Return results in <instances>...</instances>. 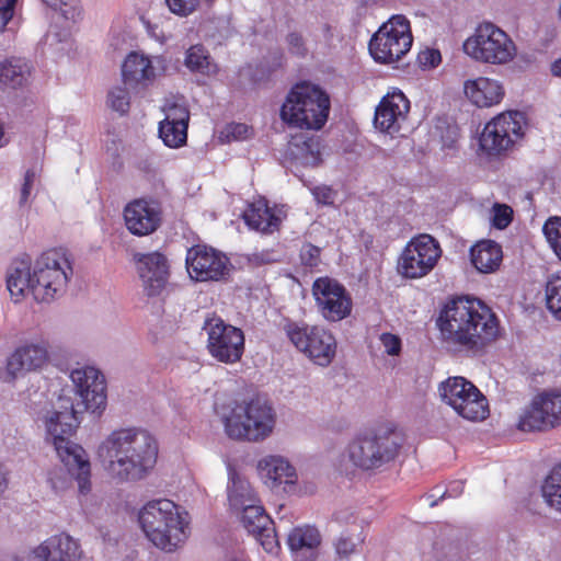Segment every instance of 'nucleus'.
<instances>
[{
  "label": "nucleus",
  "mask_w": 561,
  "mask_h": 561,
  "mask_svg": "<svg viewBox=\"0 0 561 561\" xmlns=\"http://www.w3.org/2000/svg\"><path fill=\"white\" fill-rule=\"evenodd\" d=\"M75 386V398L59 396L54 410L45 417V426L60 460L77 468L79 491L91 488L90 462L84 449L70 440L79 425L78 415L87 411H102L106 404V386L103 374L91 366L76 368L70 374Z\"/></svg>",
  "instance_id": "f257e3e1"
},
{
  "label": "nucleus",
  "mask_w": 561,
  "mask_h": 561,
  "mask_svg": "<svg viewBox=\"0 0 561 561\" xmlns=\"http://www.w3.org/2000/svg\"><path fill=\"white\" fill-rule=\"evenodd\" d=\"M437 325L442 341L454 352L483 353L499 334L496 317L478 299L459 297L442 310Z\"/></svg>",
  "instance_id": "f03ea898"
},
{
  "label": "nucleus",
  "mask_w": 561,
  "mask_h": 561,
  "mask_svg": "<svg viewBox=\"0 0 561 561\" xmlns=\"http://www.w3.org/2000/svg\"><path fill=\"white\" fill-rule=\"evenodd\" d=\"M158 443L141 427L113 431L99 446L98 455L107 473L119 483L145 480L158 459Z\"/></svg>",
  "instance_id": "7ed1b4c3"
},
{
  "label": "nucleus",
  "mask_w": 561,
  "mask_h": 561,
  "mask_svg": "<svg viewBox=\"0 0 561 561\" xmlns=\"http://www.w3.org/2000/svg\"><path fill=\"white\" fill-rule=\"evenodd\" d=\"M226 434L238 440L261 442L271 436L276 425V411L263 397L233 401L221 412Z\"/></svg>",
  "instance_id": "20e7f679"
},
{
  "label": "nucleus",
  "mask_w": 561,
  "mask_h": 561,
  "mask_svg": "<svg viewBox=\"0 0 561 561\" xmlns=\"http://www.w3.org/2000/svg\"><path fill=\"white\" fill-rule=\"evenodd\" d=\"M402 445V434L393 427L383 426L352 439L345 456L355 468L375 471L394 461Z\"/></svg>",
  "instance_id": "39448f33"
},
{
  "label": "nucleus",
  "mask_w": 561,
  "mask_h": 561,
  "mask_svg": "<svg viewBox=\"0 0 561 561\" xmlns=\"http://www.w3.org/2000/svg\"><path fill=\"white\" fill-rule=\"evenodd\" d=\"M330 98L318 85L302 82L290 89L280 108V118L290 126L321 129L328 121Z\"/></svg>",
  "instance_id": "423d86ee"
},
{
  "label": "nucleus",
  "mask_w": 561,
  "mask_h": 561,
  "mask_svg": "<svg viewBox=\"0 0 561 561\" xmlns=\"http://www.w3.org/2000/svg\"><path fill=\"white\" fill-rule=\"evenodd\" d=\"M463 51L478 62L504 66L516 58L517 46L500 26L482 22L463 42Z\"/></svg>",
  "instance_id": "0eeeda50"
},
{
  "label": "nucleus",
  "mask_w": 561,
  "mask_h": 561,
  "mask_svg": "<svg viewBox=\"0 0 561 561\" xmlns=\"http://www.w3.org/2000/svg\"><path fill=\"white\" fill-rule=\"evenodd\" d=\"M72 268L66 255L58 250L43 253L34 265L33 297L49 302L60 297L67 287Z\"/></svg>",
  "instance_id": "6e6552de"
},
{
  "label": "nucleus",
  "mask_w": 561,
  "mask_h": 561,
  "mask_svg": "<svg viewBox=\"0 0 561 561\" xmlns=\"http://www.w3.org/2000/svg\"><path fill=\"white\" fill-rule=\"evenodd\" d=\"M412 42L408 19L403 15H393L373 35L369 53L377 62L392 64L410 50Z\"/></svg>",
  "instance_id": "1a4fd4ad"
},
{
  "label": "nucleus",
  "mask_w": 561,
  "mask_h": 561,
  "mask_svg": "<svg viewBox=\"0 0 561 561\" xmlns=\"http://www.w3.org/2000/svg\"><path fill=\"white\" fill-rule=\"evenodd\" d=\"M438 392L442 401L466 420L477 422L489 415L486 398L463 377H449L439 385Z\"/></svg>",
  "instance_id": "9d476101"
},
{
  "label": "nucleus",
  "mask_w": 561,
  "mask_h": 561,
  "mask_svg": "<svg viewBox=\"0 0 561 561\" xmlns=\"http://www.w3.org/2000/svg\"><path fill=\"white\" fill-rule=\"evenodd\" d=\"M440 255L438 242L430 234H420L405 245L399 256L397 271L409 279L424 277L433 271Z\"/></svg>",
  "instance_id": "9b49d317"
},
{
  "label": "nucleus",
  "mask_w": 561,
  "mask_h": 561,
  "mask_svg": "<svg viewBox=\"0 0 561 561\" xmlns=\"http://www.w3.org/2000/svg\"><path fill=\"white\" fill-rule=\"evenodd\" d=\"M285 330L291 343L316 364L328 366L332 362L336 343L330 332L296 322L288 323Z\"/></svg>",
  "instance_id": "f8f14e48"
},
{
  "label": "nucleus",
  "mask_w": 561,
  "mask_h": 561,
  "mask_svg": "<svg viewBox=\"0 0 561 561\" xmlns=\"http://www.w3.org/2000/svg\"><path fill=\"white\" fill-rule=\"evenodd\" d=\"M524 115L520 112L503 113L489 122L481 136L480 147L488 154L506 151L523 136Z\"/></svg>",
  "instance_id": "ddd939ff"
},
{
  "label": "nucleus",
  "mask_w": 561,
  "mask_h": 561,
  "mask_svg": "<svg viewBox=\"0 0 561 561\" xmlns=\"http://www.w3.org/2000/svg\"><path fill=\"white\" fill-rule=\"evenodd\" d=\"M205 330L208 335L207 347L213 357L222 363L238 362L244 350L243 332L220 318L206 321Z\"/></svg>",
  "instance_id": "4468645a"
},
{
  "label": "nucleus",
  "mask_w": 561,
  "mask_h": 561,
  "mask_svg": "<svg viewBox=\"0 0 561 561\" xmlns=\"http://www.w3.org/2000/svg\"><path fill=\"white\" fill-rule=\"evenodd\" d=\"M312 295L319 312L328 321H341L352 312V298L336 279L317 278L312 285Z\"/></svg>",
  "instance_id": "2eb2a0df"
},
{
  "label": "nucleus",
  "mask_w": 561,
  "mask_h": 561,
  "mask_svg": "<svg viewBox=\"0 0 561 561\" xmlns=\"http://www.w3.org/2000/svg\"><path fill=\"white\" fill-rule=\"evenodd\" d=\"M561 425V392H543L523 411L518 428L523 432L548 431Z\"/></svg>",
  "instance_id": "dca6fc26"
},
{
  "label": "nucleus",
  "mask_w": 561,
  "mask_h": 561,
  "mask_svg": "<svg viewBox=\"0 0 561 561\" xmlns=\"http://www.w3.org/2000/svg\"><path fill=\"white\" fill-rule=\"evenodd\" d=\"M187 272L197 282L221 280L230 272L229 259L206 245H194L186 254Z\"/></svg>",
  "instance_id": "f3484780"
},
{
  "label": "nucleus",
  "mask_w": 561,
  "mask_h": 561,
  "mask_svg": "<svg viewBox=\"0 0 561 561\" xmlns=\"http://www.w3.org/2000/svg\"><path fill=\"white\" fill-rule=\"evenodd\" d=\"M127 229L136 236L154 232L161 222V208L154 201L136 199L124 209Z\"/></svg>",
  "instance_id": "a211bd4d"
},
{
  "label": "nucleus",
  "mask_w": 561,
  "mask_h": 561,
  "mask_svg": "<svg viewBox=\"0 0 561 561\" xmlns=\"http://www.w3.org/2000/svg\"><path fill=\"white\" fill-rule=\"evenodd\" d=\"M138 273L148 296H158L164 289L169 278L167 257L159 253L137 254Z\"/></svg>",
  "instance_id": "6ab92c4d"
},
{
  "label": "nucleus",
  "mask_w": 561,
  "mask_h": 561,
  "mask_svg": "<svg viewBox=\"0 0 561 561\" xmlns=\"http://www.w3.org/2000/svg\"><path fill=\"white\" fill-rule=\"evenodd\" d=\"M410 110V102L401 91L388 93L375 112V126L389 134L399 130Z\"/></svg>",
  "instance_id": "aec40b11"
},
{
  "label": "nucleus",
  "mask_w": 561,
  "mask_h": 561,
  "mask_svg": "<svg viewBox=\"0 0 561 561\" xmlns=\"http://www.w3.org/2000/svg\"><path fill=\"white\" fill-rule=\"evenodd\" d=\"M260 478L268 489H286L298 481L296 469L287 459L268 455L259 460L256 466Z\"/></svg>",
  "instance_id": "412c9836"
},
{
  "label": "nucleus",
  "mask_w": 561,
  "mask_h": 561,
  "mask_svg": "<svg viewBox=\"0 0 561 561\" xmlns=\"http://www.w3.org/2000/svg\"><path fill=\"white\" fill-rule=\"evenodd\" d=\"M48 360L45 343H31L18 347L8 359V371L16 377L41 369Z\"/></svg>",
  "instance_id": "4be33fe9"
},
{
  "label": "nucleus",
  "mask_w": 561,
  "mask_h": 561,
  "mask_svg": "<svg viewBox=\"0 0 561 561\" xmlns=\"http://www.w3.org/2000/svg\"><path fill=\"white\" fill-rule=\"evenodd\" d=\"M463 90L467 98L479 107L497 104L504 95L500 82L483 77L466 81Z\"/></svg>",
  "instance_id": "5701e85b"
},
{
  "label": "nucleus",
  "mask_w": 561,
  "mask_h": 561,
  "mask_svg": "<svg viewBox=\"0 0 561 561\" xmlns=\"http://www.w3.org/2000/svg\"><path fill=\"white\" fill-rule=\"evenodd\" d=\"M34 270L31 272V262L28 259L14 260L7 274V287L12 298L19 301L27 294L33 295L35 285Z\"/></svg>",
  "instance_id": "b1692460"
},
{
  "label": "nucleus",
  "mask_w": 561,
  "mask_h": 561,
  "mask_svg": "<svg viewBox=\"0 0 561 561\" xmlns=\"http://www.w3.org/2000/svg\"><path fill=\"white\" fill-rule=\"evenodd\" d=\"M288 154L305 167H317L321 162V145L317 136L298 134L288 142Z\"/></svg>",
  "instance_id": "393cba45"
},
{
  "label": "nucleus",
  "mask_w": 561,
  "mask_h": 561,
  "mask_svg": "<svg viewBox=\"0 0 561 561\" xmlns=\"http://www.w3.org/2000/svg\"><path fill=\"white\" fill-rule=\"evenodd\" d=\"M470 257L477 271L485 274L493 273L501 265L502 248L492 240H482L471 248Z\"/></svg>",
  "instance_id": "a878e982"
},
{
  "label": "nucleus",
  "mask_w": 561,
  "mask_h": 561,
  "mask_svg": "<svg viewBox=\"0 0 561 561\" xmlns=\"http://www.w3.org/2000/svg\"><path fill=\"white\" fill-rule=\"evenodd\" d=\"M122 75L125 85L135 87L151 81L154 78V68L148 57L130 53L122 66Z\"/></svg>",
  "instance_id": "bb28decb"
},
{
  "label": "nucleus",
  "mask_w": 561,
  "mask_h": 561,
  "mask_svg": "<svg viewBox=\"0 0 561 561\" xmlns=\"http://www.w3.org/2000/svg\"><path fill=\"white\" fill-rule=\"evenodd\" d=\"M243 218L249 227L262 232L272 231L279 224V218L272 213L264 198L252 203L244 211Z\"/></svg>",
  "instance_id": "cd10ccee"
},
{
  "label": "nucleus",
  "mask_w": 561,
  "mask_h": 561,
  "mask_svg": "<svg viewBox=\"0 0 561 561\" xmlns=\"http://www.w3.org/2000/svg\"><path fill=\"white\" fill-rule=\"evenodd\" d=\"M31 76V65L22 58H9L0 64V82L12 89L25 85Z\"/></svg>",
  "instance_id": "c85d7f7f"
},
{
  "label": "nucleus",
  "mask_w": 561,
  "mask_h": 561,
  "mask_svg": "<svg viewBox=\"0 0 561 561\" xmlns=\"http://www.w3.org/2000/svg\"><path fill=\"white\" fill-rule=\"evenodd\" d=\"M185 66L193 72L211 77L218 72V66L210 57L208 50L202 45L191 46L185 56Z\"/></svg>",
  "instance_id": "c756f323"
},
{
  "label": "nucleus",
  "mask_w": 561,
  "mask_h": 561,
  "mask_svg": "<svg viewBox=\"0 0 561 561\" xmlns=\"http://www.w3.org/2000/svg\"><path fill=\"white\" fill-rule=\"evenodd\" d=\"M159 137L170 148L182 147L186 144L187 126H178L169 121H161L159 124Z\"/></svg>",
  "instance_id": "7c9ffc66"
},
{
  "label": "nucleus",
  "mask_w": 561,
  "mask_h": 561,
  "mask_svg": "<svg viewBox=\"0 0 561 561\" xmlns=\"http://www.w3.org/2000/svg\"><path fill=\"white\" fill-rule=\"evenodd\" d=\"M55 11L60 12L68 23H76L81 19L82 8L80 0H42Z\"/></svg>",
  "instance_id": "2f4dec72"
},
{
  "label": "nucleus",
  "mask_w": 561,
  "mask_h": 561,
  "mask_svg": "<svg viewBox=\"0 0 561 561\" xmlns=\"http://www.w3.org/2000/svg\"><path fill=\"white\" fill-rule=\"evenodd\" d=\"M547 307L551 313L561 320V276H552L546 286Z\"/></svg>",
  "instance_id": "473e14b6"
},
{
  "label": "nucleus",
  "mask_w": 561,
  "mask_h": 561,
  "mask_svg": "<svg viewBox=\"0 0 561 561\" xmlns=\"http://www.w3.org/2000/svg\"><path fill=\"white\" fill-rule=\"evenodd\" d=\"M164 119L178 126H187L190 121V112L184 103L176 101H167L163 106Z\"/></svg>",
  "instance_id": "72a5a7b5"
},
{
  "label": "nucleus",
  "mask_w": 561,
  "mask_h": 561,
  "mask_svg": "<svg viewBox=\"0 0 561 561\" xmlns=\"http://www.w3.org/2000/svg\"><path fill=\"white\" fill-rule=\"evenodd\" d=\"M542 230L550 247L561 260V217L549 218L543 225Z\"/></svg>",
  "instance_id": "f704fd0d"
},
{
  "label": "nucleus",
  "mask_w": 561,
  "mask_h": 561,
  "mask_svg": "<svg viewBox=\"0 0 561 561\" xmlns=\"http://www.w3.org/2000/svg\"><path fill=\"white\" fill-rule=\"evenodd\" d=\"M251 135V128L243 123H231L225 126L220 131L221 141L231 142L248 139Z\"/></svg>",
  "instance_id": "c9c22d12"
},
{
  "label": "nucleus",
  "mask_w": 561,
  "mask_h": 561,
  "mask_svg": "<svg viewBox=\"0 0 561 561\" xmlns=\"http://www.w3.org/2000/svg\"><path fill=\"white\" fill-rule=\"evenodd\" d=\"M108 106L121 113L125 114L129 108V94L125 87L113 88L107 95Z\"/></svg>",
  "instance_id": "e433bc0d"
},
{
  "label": "nucleus",
  "mask_w": 561,
  "mask_h": 561,
  "mask_svg": "<svg viewBox=\"0 0 561 561\" xmlns=\"http://www.w3.org/2000/svg\"><path fill=\"white\" fill-rule=\"evenodd\" d=\"M492 213V225L497 229H505L513 219V209L505 204H494Z\"/></svg>",
  "instance_id": "4c0bfd02"
},
{
  "label": "nucleus",
  "mask_w": 561,
  "mask_h": 561,
  "mask_svg": "<svg viewBox=\"0 0 561 561\" xmlns=\"http://www.w3.org/2000/svg\"><path fill=\"white\" fill-rule=\"evenodd\" d=\"M165 2L172 13L187 16L198 8L201 0H165Z\"/></svg>",
  "instance_id": "58836bf2"
},
{
  "label": "nucleus",
  "mask_w": 561,
  "mask_h": 561,
  "mask_svg": "<svg viewBox=\"0 0 561 561\" xmlns=\"http://www.w3.org/2000/svg\"><path fill=\"white\" fill-rule=\"evenodd\" d=\"M541 491H561V462L545 477Z\"/></svg>",
  "instance_id": "ea45409f"
},
{
  "label": "nucleus",
  "mask_w": 561,
  "mask_h": 561,
  "mask_svg": "<svg viewBox=\"0 0 561 561\" xmlns=\"http://www.w3.org/2000/svg\"><path fill=\"white\" fill-rule=\"evenodd\" d=\"M320 248L311 243L304 244L300 250L301 262L310 267L317 266L318 263L320 262Z\"/></svg>",
  "instance_id": "a19ab883"
},
{
  "label": "nucleus",
  "mask_w": 561,
  "mask_h": 561,
  "mask_svg": "<svg viewBox=\"0 0 561 561\" xmlns=\"http://www.w3.org/2000/svg\"><path fill=\"white\" fill-rule=\"evenodd\" d=\"M442 60L440 53L436 49H425L417 55L420 66L424 68H434Z\"/></svg>",
  "instance_id": "79ce46f5"
},
{
  "label": "nucleus",
  "mask_w": 561,
  "mask_h": 561,
  "mask_svg": "<svg viewBox=\"0 0 561 561\" xmlns=\"http://www.w3.org/2000/svg\"><path fill=\"white\" fill-rule=\"evenodd\" d=\"M16 0H0V32H3L7 24L12 20Z\"/></svg>",
  "instance_id": "37998d69"
},
{
  "label": "nucleus",
  "mask_w": 561,
  "mask_h": 561,
  "mask_svg": "<svg viewBox=\"0 0 561 561\" xmlns=\"http://www.w3.org/2000/svg\"><path fill=\"white\" fill-rule=\"evenodd\" d=\"M70 37V30L68 26L58 28L57 25L50 26L46 34V43L55 45L58 43L67 42Z\"/></svg>",
  "instance_id": "c03bdc74"
},
{
  "label": "nucleus",
  "mask_w": 561,
  "mask_h": 561,
  "mask_svg": "<svg viewBox=\"0 0 561 561\" xmlns=\"http://www.w3.org/2000/svg\"><path fill=\"white\" fill-rule=\"evenodd\" d=\"M380 341L385 347V351L389 355H398L401 351V340L391 333H383L380 336Z\"/></svg>",
  "instance_id": "a18cd8bd"
},
{
  "label": "nucleus",
  "mask_w": 561,
  "mask_h": 561,
  "mask_svg": "<svg viewBox=\"0 0 561 561\" xmlns=\"http://www.w3.org/2000/svg\"><path fill=\"white\" fill-rule=\"evenodd\" d=\"M35 179L36 173L34 170H27L25 172L24 182L21 188L20 205H24L27 203Z\"/></svg>",
  "instance_id": "49530a36"
},
{
  "label": "nucleus",
  "mask_w": 561,
  "mask_h": 561,
  "mask_svg": "<svg viewBox=\"0 0 561 561\" xmlns=\"http://www.w3.org/2000/svg\"><path fill=\"white\" fill-rule=\"evenodd\" d=\"M316 201L322 205H332L334 203L335 193L328 186H317L312 190Z\"/></svg>",
  "instance_id": "de8ad7c7"
},
{
  "label": "nucleus",
  "mask_w": 561,
  "mask_h": 561,
  "mask_svg": "<svg viewBox=\"0 0 561 561\" xmlns=\"http://www.w3.org/2000/svg\"><path fill=\"white\" fill-rule=\"evenodd\" d=\"M287 44L289 50L297 56H305L307 54V49L305 46V42L298 33H290L287 36Z\"/></svg>",
  "instance_id": "09e8293b"
},
{
  "label": "nucleus",
  "mask_w": 561,
  "mask_h": 561,
  "mask_svg": "<svg viewBox=\"0 0 561 561\" xmlns=\"http://www.w3.org/2000/svg\"><path fill=\"white\" fill-rule=\"evenodd\" d=\"M228 477L231 483L228 489H232V491H244L249 486L248 481L241 478L231 466H228Z\"/></svg>",
  "instance_id": "8fccbe9b"
},
{
  "label": "nucleus",
  "mask_w": 561,
  "mask_h": 561,
  "mask_svg": "<svg viewBox=\"0 0 561 561\" xmlns=\"http://www.w3.org/2000/svg\"><path fill=\"white\" fill-rule=\"evenodd\" d=\"M465 488V482L461 480H455L450 481L446 488L445 491H461Z\"/></svg>",
  "instance_id": "3c124183"
},
{
  "label": "nucleus",
  "mask_w": 561,
  "mask_h": 561,
  "mask_svg": "<svg viewBox=\"0 0 561 561\" xmlns=\"http://www.w3.org/2000/svg\"><path fill=\"white\" fill-rule=\"evenodd\" d=\"M551 72L556 77H561V58L551 64Z\"/></svg>",
  "instance_id": "603ef678"
},
{
  "label": "nucleus",
  "mask_w": 561,
  "mask_h": 561,
  "mask_svg": "<svg viewBox=\"0 0 561 561\" xmlns=\"http://www.w3.org/2000/svg\"><path fill=\"white\" fill-rule=\"evenodd\" d=\"M8 488V478L7 472L3 470V467L0 465V489Z\"/></svg>",
  "instance_id": "864d4df0"
}]
</instances>
